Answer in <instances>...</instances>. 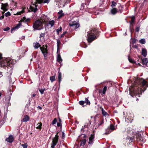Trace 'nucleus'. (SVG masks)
I'll use <instances>...</instances> for the list:
<instances>
[{"label":"nucleus","instance_id":"f257e3e1","mask_svg":"<svg viewBox=\"0 0 148 148\" xmlns=\"http://www.w3.org/2000/svg\"><path fill=\"white\" fill-rule=\"evenodd\" d=\"M134 82L133 93L135 95L143 92L148 86L147 82L142 78H137Z\"/></svg>","mask_w":148,"mask_h":148},{"label":"nucleus","instance_id":"f03ea898","mask_svg":"<svg viewBox=\"0 0 148 148\" xmlns=\"http://www.w3.org/2000/svg\"><path fill=\"white\" fill-rule=\"evenodd\" d=\"M0 65L1 67H6L8 68H11L13 65V60L9 58L2 59L0 62Z\"/></svg>","mask_w":148,"mask_h":148},{"label":"nucleus","instance_id":"7ed1b4c3","mask_svg":"<svg viewBox=\"0 0 148 148\" xmlns=\"http://www.w3.org/2000/svg\"><path fill=\"white\" fill-rule=\"evenodd\" d=\"M45 20H42V21L40 20H36L33 24V27L34 30H40L43 28V24Z\"/></svg>","mask_w":148,"mask_h":148},{"label":"nucleus","instance_id":"20e7f679","mask_svg":"<svg viewBox=\"0 0 148 148\" xmlns=\"http://www.w3.org/2000/svg\"><path fill=\"white\" fill-rule=\"evenodd\" d=\"M43 0H33L32 3H33L32 5L30 6V9L32 11L35 12L37 10V4H40L43 2Z\"/></svg>","mask_w":148,"mask_h":148},{"label":"nucleus","instance_id":"39448f33","mask_svg":"<svg viewBox=\"0 0 148 148\" xmlns=\"http://www.w3.org/2000/svg\"><path fill=\"white\" fill-rule=\"evenodd\" d=\"M95 33L94 30H92L88 32L87 37L88 41V42H91L96 38V36L94 34Z\"/></svg>","mask_w":148,"mask_h":148},{"label":"nucleus","instance_id":"423d86ee","mask_svg":"<svg viewBox=\"0 0 148 148\" xmlns=\"http://www.w3.org/2000/svg\"><path fill=\"white\" fill-rule=\"evenodd\" d=\"M47 45H46L45 46L43 45L42 47H40V49L42 53L43 54L45 58L47 59Z\"/></svg>","mask_w":148,"mask_h":148},{"label":"nucleus","instance_id":"0eeeda50","mask_svg":"<svg viewBox=\"0 0 148 148\" xmlns=\"http://www.w3.org/2000/svg\"><path fill=\"white\" fill-rule=\"evenodd\" d=\"M70 26L71 27L72 29H75L78 28L79 25L78 23L76 22H73L69 23Z\"/></svg>","mask_w":148,"mask_h":148},{"label":"nucleus","instance_id":"6e6552de","mask_svg":"<svg viewBox=\"0 0 148 148\" xmlns=\"http://www.w3.org/2000/svg\"><path fill=\"white\" fill-rule=\"evenodd\" d=\"M13 136L11 135L9 136L8 137L6 138V140L9 143H12L13 142Z\"/></svg>","mask_w":148,"mask_h":148},{"label":"nucleus","instance_id":"1a4fd4ad","mask_svg":"<svg viewBox=\"0 0 148 148\" xmlns=\"http://www.w3.org/2000/svg\"><path fill=\"white\" fill-rule=\"evenodd\" d=\"M8 4L7 3H2L1 9L3 10L4 12L6 11L7 10V7Z\"/></svg>","mask_w":148,"mask_h":148},{"label":"nucleus","instance_id":"9d476101","mask_svg":"<svg viewBox=\"0 0 148 148\" xmlns=\"http://www.w3.org/2000/svg\"><path fill=\"white\" fill-rule=\"evenodd\" d=\"M29 116L27 115H25L23 116V119L21 121L24 122H26L29 121Z\"/></svg>","mask_w":148,"mask_h":148},{"label":"nucleus","instance_id":"9b49d317","mask_svg":"<svg viewBox=\"0 0 148 148\" xmlns=\"http://www.w3.org/2000/svg\"><path fill=\"white\" fill-rule=\"evenodd\" d=\"M21 25V23H19L17 24L16 26L13 27L11 29V32L12 33L13 30L18 29L19 28H20Z\"/></svg>","mask_w":148,"mask_h":148},{"label":"nucleus","instance_id":"f8f14e48","mask_svg":"<svg viewBox=\"0 0 148 148\" xmlns=\"http://www.w3.org/2000/svg\"><path fill=\"white\" fill-rule=\"evenodd\" d=\"M30 19L29 18H26L25 17H23L20 20V21L23 22H28L29 21Z\"/></svg>","mask_w":148,"mask_h":148},{"label":"nucleus","instance_id":"ddd939ff","mask_svg":"<svg viewBox=\"0 0 148 148\" xmlns=\"http://www.w3.org/2000/svg\"><path fill=\"white\" fill-rule=\"evenodd\" d=\"M142 55L145 57L147 55V51L145 49L143 48L142 49Z\"/></svg>","mask_w":148,"mask_h":148},{"label":"nucleus","instance_id":"4468645a","mask_svg":"<svg viewBox=\"0 0 148 148\" xmlns=\"http://www.w3.org/2000/svg\"><path fill=\"white\" fill-rule=\"evenodd\" d=\"M94 136L93 135H91L90 136L89 138V141L88 142L89 144H92L93 139H94Z\"/></svg>","mask_w":148,"mask_h":148},{"label":"nucleus","instance_id":"2eb2a0df","mask_svg":"<svg viewBox=\"0 0 148 148\" xmlns=\"http://www.w3.org/2000/svg\"><path fill=\"white\" fill-rule=\"evenodd\" d=\"M40 46L41 45L40 44L37 42H36L35 43H34V47L36 49H38L39 47H40Z\"/></svg>","mask_w":148,"mask_h":148},{"label":"nucleus","instance_id":"dca6fc26","mask_svg":"<svg viewBox=\"0 0 148 148\" xmlns=\"http://www.w3.org/2000/svg\"><path fill=\"white\" fill-rule=\"evenodd\" d=\"M91 122L89 120H87L86 123H85V125H84V127H85L88 128Z\"/></svg>","mask_w":148,"mask_h":148},{"label":"nucleus","instance_id":"f3484780","mask_svg":"<svg viewBox=\"0 0 148 148\" xmlns=\"http://www.w3.org/2000/svg\"><path fill=\"white\" fill-rule=\"evenodd\" d=\"M142 64H143L147 65L148 63V61L147 58H145L142 60Z\"/></svg>","mask_w":148,"mask_h":148},{"label":"nucleus","instance_id":"a211bd4d","mask_svg":"<svg viewBox=\"0 0 148 148\" xmlns=\"http://www.w3.org/2000/svg\"><path fill=\"white\" fill-rule=\"evenodd\" d=\"M101 108V110L102 111V114L103 116H106L108 115V113L106 112L103 108Z\"/></svg>","mask_w":148,"mask_h":148},{"label":"nucleus","instance_id":"6ab92c4d","mask_svg":"<svg viewBox=\"0 0 148 148\" xmlns=\"http://www.w3.org/2000/svg\"><path fill=\"white\" fill-rule=\"evenodd\" d=\"M58 141H57V140H55L52 139V141L51 143V145L55 146L56 145L58 142Z\"/></svg>","mask_w":148,"mask_h":148},{"label":"nucleus","instance_id":"aec40b11","mask_svg":"<svg viewBox=\"0 0 148 148\" xmlns=\"http://www.w3.org/2000/svg\"><path fill=\"white\" fill-rule=\"evenodd\" d=\"M58 141H57V140H55L52 139V141L51 143V145L55 146L56 145L58 142Z\"/></svg>","mask_w":148,"mask_h":148},{"label":"nucleus","instance_id":"412c9836","mask_svg":"<svg viewBox=\"0 0 148 148\" xmlns=\"http://www.w3.org/2000/svg\"><path fill=\"white\" fill-rule=\"evenodd\" d=\"M61 74L60 73L58 72V78L59 83H60L61 80Z\"/></svg>","mask_w":148,"mask_h":148},{"label":"nucleus","instance_id":"4be33fe9","mask_svg":"<svg viewBox=\"0 0 148 148\" xmlns=\"http://www.w3.org/2000/svg\"><path fill=\"white\" fill-rule=\"evenodd\" d=\"M58 132L56 133V135L55 137L53 139L55 140H57V141H58L59 139V136L58 135Z\"/></svg>","mask_w":148,"mask_h":148},{"label":"nucleus","instance_id":"5701e85b","mask_svg":"<svg viewBox=\"0 0 148 148\" xmlns=\"http://www.w3.org/2000/svg\"><path fill=\"white\" fill-rule=\"evenodd\" d=\"M86 143V140L85 139H84L82 140L81 141V143L80 144V146H84Z\"/></svg>","mask_w":148,"mask_h":148},{"label":"nucleus","instance_id":"b1692460","mask_svg":"<svg viewBox=\"0 0 148 148\" xmlns=\"http://www.w3.org/2000/svg\"><path fill=\"white\" fill-rule=\"evenodd\" d=\"M57 60L58 62H60L62 61V59L60 54H58L57 56Z\"/></svg>","mask_w":148,"mask_h":148},{"label":"nucleus","instance_id":"393cba45","mask_svg":"<svg viewBox=\"0 0 148 148\" xmlns=\"http://www.w3.org/2000/svg\"><path fill=\"white\" fill-rule=\"evenodd\" d=\"M49 25H51V27H52L54 24V21L53 20H52L51 21H49Z\"/></svg>","mask_w":148,"mask_h":148},{"label":"nucleus","instance_id":"a878e982","mask_svg":"<svg viewBox=\"0 0 148 148\" xmlns=\"http://www.w3.org/2000/svg\"><path fill=\"white\" fill-rule=\"evenodd\" d=\"M47 17L46 16H42L41 18V19L40 20L41 21H42V20H43L44 21V20H45V21L44 22V23H46V21H47Z\"/></svg>","mask_w":148,"mask_h":148},{"label":"nucleus","instance_id":"bb28decb","mask_svg":"<svg viewBox=\"0 0 148 148\" xmlns=\"http://www.w3.org/2000/svg\"><path fill=\"white\" fill-rule=\"evenodd\" d=\"M117 12V10L116 8H113L111 10V13L113 14H115Z\"/></svg>","mask_w":148,"mask_h":148},{"label":"nucleus","instance_id":"cd10ccee","mask_svg":"<svg viewBox=\"0 0 148 148\" xmlns=\"http://www.w3.org/2000/svg\"><path fill=\"white\" fill-rule=\"evenodd\" d=\"M42 125V124L41 123H38V124H37V125L38 126H37L36 127V128L41 129Z\"/></svg>","mask_w":148,"mask_h":148},{"label":"nucleus","instance_id":"c85d7f7f","mask_svg":"<svg viewBox=\"0 0 148 148\" xmlns=\"http://www.w3.org/2000/svg\"><path fill=\"white\" fill-rule=\"evenodd\" d=\"M50 80L51 82H53L55 80V76H52L50 77Z\"/></svg>","mask_w":148,"mask_h":148},{"label":"nucleus","instance_id":"c756f323","mask_svg":"<svg viewBox=\"0 0 148 148\" xmlns=\"http://www.w3.org/2000/svg\"><path fill=\"white\" fill-rule=\"evenodd\" d=\"M84 102L85 103H86V104L90 105V102L87 98H85Z\"/></svg>","mask_w":148,"mask_h":148},{"label":"nucleus","instance_id":"7c9ffc66","mask_svg":"<svg viewBox=\"0 0 148 148\" xmlns=\"http://www.w3.org/2000/svg\"><path fill=\"white\" fill-rule=\"evenodd\" d=\"M62 30V28L61 27H60L59 29H56V32L58 34H59V32H61Z\"/></svg>","mask_w":148,"mask_h":148},{"label":"nucleus","instance_id":"2f4dec72","mask_svg":"<svg viewBox=\"0 0 148 148\" xmlns=\"http://www.w3.org/2000/svg\"><path fill=\"white\" fill-rule=\"evenodd\" d=\"M139 42L140 43L144 44L145 43V39H142L140 40Z\"/></svg>","mask_w":148,"mask_h":148},{"label":"nucleus","instance_id":"473e14b6","mask_svg":"<svg viewBox=\"0 0 148 148\" xmlns=\"http://www.w3.org/2000/svg\"><path fill=\"white\" fill-rule=\"evenodd\" d=\"M61 42L60 40H57V48L58 49L59 48V46Z\"/></svg>","mask_w":148,"mask_h":148},{"label":"nucleus","instance_id":"72a5a7b5","mask_svg":"<svg viewBox=\"0 0 148 148\" xmlns=\"http://www.w3.org/2000/svg\"><path fill=\"white\" fill-rule=\"evenodd\" d=\"M62 11L61 10L60 11V12H59L58 13L60 14L59 16V18H60L61 17H62V16L64 15V14L62 13Z\"/></svg>","mask_w":148,"mask_h":148},{"label":"nucleus","instance_id":"f704fd0d","mask_svg":"<svg viewBox=\"0 0 148 148\" xmlns=\"http://www.w3.org/2000/svg\"><path fill=\"white\" fill-rule=\"evenodd\" d=\"M24 11L23 10H22L21 11L18 12L16 14L17 15H21V14L24 13Z\"/></svg>","mask_w":148,"mask_h":148},{"label":"nucleus","instance_id":"c9c22d12","mask_svg":"<svg viewBox=\"0 0 148 148\" xmlns=\"http://www.w3.org/2000/svg\"><path fill=\"white\" fill-rule=\"evenodd\" d=\"M107 87L106 86H104V87L103 88V91L102 92V93H103V94H105L106 91V90H107Z\"/></svg>","mask_w":148,"mask_h":148},{"label":"nucleus","instance_id":"e433bc0d","mask_svg":"<svg viewBox=\"0 0 148 148\" xmlns=\"http://www.w3.org/2000/svg\"><path fill=\"white\" fill-rule=\"evenodd\" d=\"M110 128L112 130H114V126L112 124L110 125Z\"/></svg>","mask_w":148,"mask_h":148},{"label":"nucleus","instance_id":"4c0bfd02","mask_svg":"<svg viewBox=\"0 0 148 148\" xmlns=\"http://www.w3.org/2000/svg\"><path fill=\"white\" fill-rule=\"evenodd\" d=\"M10 15H11V14H10V13L9 12H7V13H5V16L6 17H7L8 16H10Z\"/></svg>","mask_w":148,"mask_h":148},{"label":"nucleus","instance_id":"58836bf2","mask_svg":"<svg viewBox=\"0 0 148 148\" xmlns=\"http://www.w3.org/2000/svg\"><path fill=\"white\" fill-rule=\"evenodd\" d=\"M57 119L56 118H55L52 121V123L53 125L55 124L57 122Z\"/></svg>","mask_w":148,"mask_h":148},{"label":"nucleus","instance_id":"ea45409f","mask_svg":"<svg viewBox=\"0 0 148 148\" xmlns=\"http://www.w3.org/2000/svg\"><path fill=\"white\" fill-rule=\"evenodd\" d=\"M135 17L133 16L131 18V23H133L135 20Z\"/></svg>","mask_w":148,"mask_h":148},{"label":"nucleus","instance_id":"a19ab883","mask_svg":"<svg viewBox=\"0 0 148 148\" xmlns=\"http://www.w3.org/2000/svg\"><path fill=\"white\" fill-rule=\"evenodd\" d=\"M45 33H41L40 34V38H42V37H44L45 36Z\"/></svg>","mask_w":148,"mask_h":148},{"label":"nucleus","instance_id":"79ce46f5","mask_svg":"<svg viewBox=\"0 0 148 148\" xmlns=\"http://www.w3.org/2000/svg\"><path fill=\"white\" fill-rule=\"evenodd\" d=\"M22 146L23 147V148H27V145L26 143L25 144H23L22 145Z\"/></svg>","mask_w":148,"mask_h":148},{"label":"nucleus","instance_id":"37998d69","mask_svg":"<svg viewBox=\"0 0 148 148\" xmlns=\"http://www.w3.org/2000/svg\"><path fill=\"white\" fill-rule=\"evenodd\" d=\"M84 103H85L84 101H80L79 102V104L81 105H83L84 104Z\"/></svg>","mask_w":148,"mask_h":148},{"label":"nucleus","instance_id":"c03bdc74","mask_svg":"<svg viewBox=\"0 0 148 148\" xmlns=\"http://www.w3.org/2000/svg\"><path fill=\"white\" fill-rule=\"evenodd\" d=\"M116 4V3L114 2L113 1L112 2V4L111 5V6L112 8H113L114 6H115Z\"/></svg>","mask_w":148,"mask_h":148},{"label":"nucleus","instance_id":"a18cd8bd","mask_svg":"<svg viewBox=\"0 0 148 148\" xmlns=\"http://www.w3.org/2000/svg\"><path fill=\"white\" fill-rule=\"evenodd\" d=\"M133 139L134 138L132 137L130 138L129 139L130 142L132 143V142H133Z\"/></svg>","mask_w":148,"mask_h":148},{"label":"nucleus","instance_id":"49530a36","mask_svg":"<svg viewBox=\"0 0 148 148\" xmlns=\"http://www.w3.org/2000/svg\"><path fill=\"white\" fill-rule=\"evenodd\" d=\"M10 29V28L8 27H7L6 28L3 29V30L5 31H7Z\"/></svg>","mask_w":148,"mask_h":148},{"label":"nucleus","instance_id":"de8ad7c7","mask_svg":"<svg viewBox=\"0 0 148 148\" xmlns=\"http://www.w3.org/2000/svg\"><path fill=\"white\" fill-rule=\"evenodd\" d=\"M50 0H45L44 1L43 3H48L49 1Z\"/></svg>","mask_w":148,"mask_h":148},{"label":"nucleus","instance_id":"09e8293b","mask_svg":"<svg viewBox=\"0 0 148 148\" xmlns=\"http://www.w3.org/2000/svg\"><path fill=\"white\" fill-rule=\"evenodd\" d=\"M139 30V27H137L136 29V32H138Z\"/></svg>","mask_w":148,"mask_h":148},{"label":"nucleus","instance_id":"8fccbe9b","mask_svg":"<svg viewBox=\"0 0 148 148\" xmlns=\"http://www.w3.org/2000/svg\"><path fill=\"white\" fill-rule=\"evenodd\" d=\"M39 91L40 92V93L41 94H42L44 92V90H43V89L40 90Z\"/></svg>","mask_w":148,"mask_h":148},{"label":"nucleus","instance_id":"3c124183","mask_svg":"<svg viewBox=\"0 0 148 148\" xmlns=\"http://www.w3.org/2000/svg\"><path fill=\"white\" fill-rule=\"evenodd\" d=\"M57 125L58 127L60 126L61 125V124L60 123H57Z\"/></svg>","mask_w":148,"mask_h":148},{"label":"nucleus","instance_id":"603ef678","mask_svg":"<svg viewBox=\"0 0 148 148\" xmlns=\"http://www.w3.org/2000/svg\"><path fill=\"white\" fill-rule=\"evenodd\" d=\"M4 16L3 15H2V16L0 17V20H1L3 19L4 18Z\"/></svg>","mask_w":148,"mask_h":148},{"label":"nucleus","instance_id":"864d4df0","mask_svg":"<svg viewBox=\"0 0 148 148\" xmlns=\"http://www.w3.org/2000/svg\"><path fill=\"white\" fill-rule=\"evenodd\" d=\"M129 61L132 63H133L134 61L132 59H130L129 58H128Z\"/></svg>","mask_w":148,"mask_h":148},{"label":"nucleus","instance_id":"5fc2aeb1","mask_svg":"<svg viewBox=\"0 0 148 148\" xmlns=\"http://www.w3.org/2000/svg\"><path fill=\"white\" fill-rule=\"evenodd\" d=\"M65 137V135L64 132H62V138H64Z\"/></svg>","mask_w":148,"mask_h":148},{"label":"nucleus","instance_id":"6e6d98bb","mask_svg":"<svg viewBox=\"0 0 148 148\" xmlns=\"http://www.w3.org/2000/svg\"><path fill=\"white\" fill-rule=\"evenodd\" d=\"M103 121H101V122H100V123L99 124V125H101L103 123Z\"/></svg>","mask_w":148,"mask_h":148},{"label":"nucleus","instance_id":"4d7b16f0","mask_svg":"<svg viewBox=\"0 0 148 148\" xmlns=\"http://www.w3.org/2000/svg\"><path fill=\"white\" fill-rule=\"evenodd\" d=\"M111 132V131H109L108 132H106L105 133V134H109Z\"/></svg>","mask_w":148,"mask_h":148},{"label":"nucleus","instance_id":"13d9d810","mask_svg":"<svg viewBox=\"0 0 148 148\" xmlns=\"http://www.w3.org/2000/svg\"><path fill=\"white\" fill-rule=\"evenodd\" d=\"M2 58V54L0 53V60Z\"/></svg>","mask_w":148,"mask_h":148},{"label":"nucleus","instance_id":"bf43d9fd","mask_svg":"<svg viewBox=\"0 0 148 148\" xmlns=\"http://www.w3.org/2000/svg\"><path fill=\"white\" fill-rule=\"evenodd\" d=\"M55 146L51 145V148H54Z\"/></svg>","mask_w":148,"mask_h":148},{"label":"nucleus","instance_id":"052dcab7","mask_svg":"<svg viewBox=\"0 0 148 148\" xmlns=\"http://www.w3.org/2000/svg\"><path fill=\"white\" fill-rule=\"evenodd\" d=\"M3 76L2 73L1 72H0V78L1 77Z\"/></svg>","mask_w":148,"mask_h":148},{"label":"nucleus","instance_id":"680f3d73","mask_svg":"<svg viewBox=\"0 0 148 148\" xmlns=\"http://www.w3.org/2000/svg\"><path fill=\"white\" fill-rule=\"evenodd\" d=\"M36 95V94H34L32 95V96L33 97H34Z\"/></svg>","mask_w":148,"mask_h":148},{"label":"nucleus","instance_id":"e2e57ef3","mask_svg":"<svg viewBox=\"0 0 148 148\" xmlns=\"http://www.w3.org/2000/svg\"><path fill=\"white\" fill-rule=\"evenodd\" d=\"M38 108H39V109H40V110L42 109V108L41 107H40V106H38Z\"/></svg>","mask_w":148,"mask_h":148},{"label":"nucleus","instance_id":"0e129e2a","mask_svg":"<svg viewBox=\"0 0 148 148\" xmlns=\"http://www.w3.org/2000/svg\"><path fill=\"white\" fill-rule=\"evenodd\" d=\"M64 35L63 34H62L61 35V37H63V36H64Z\"/></svg>","mask_w":148,"mask_h":148},{"label":"nucleus","instance_id":"69168bd1","mask_svg":"<svg viewBox=\"0 0 148 148\" xmlns=\"http://www.w3.org/2000/svg\"><path fill=\"white\" fill-rule=\"evenodd\" d=\"M59 122H60V123L61 122V119H60V118L59 119Z\"/></svg>","mask_w":148,"mask_h":148},{"label":"nucleus","instance_id":"338daca9","mask_svg":"<svg viewBox=\"0 0 148 148\" xmlns=\"http://www.w3.org/2000/svg\"><path fill=\"white\" fill-rule=\"evenodd\" d=\"M66 32H64L63 33V34L64 35L65 34H66Z\"/></svg>","mask_w":148,"mask_h":148},{"label":"nucleus","instance_id":"774afa93","mask_svg":"<svg viewBox=\"0 0 148 148\" xmlns=\"http://www.w3.org/2000/svg\"><path fill=\"white\" fill-rule=\"evenodd\" d=\"M4 12H2V14L3 15V14H4Z\"/></svg>","mask_w":148,"mask_h":148}]
</instances>
